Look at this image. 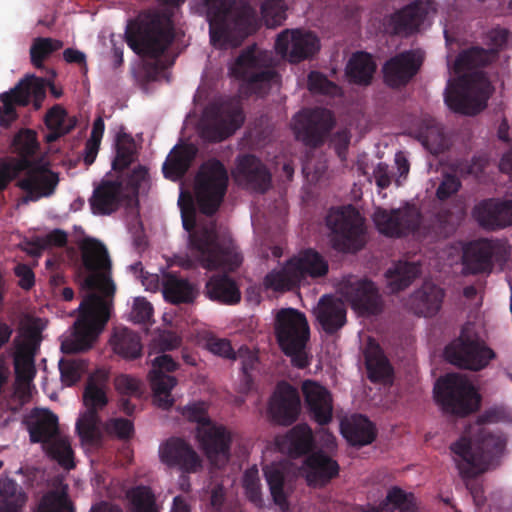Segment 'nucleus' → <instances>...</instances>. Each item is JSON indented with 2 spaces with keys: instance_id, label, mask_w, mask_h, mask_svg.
Wrapping results in <instances>:
<instances>
[{
  "instance_id": "nucleus-62",
  "label": "nucleus",
  "mask_w": 512,
  "mask_h": 512,
  "mask_svg": "<svg viewBox=\"0 0 512 512\" xmlns=\"http://www.w3.org/2000/svg\"><path fill=\"white\" fill-rule=\"evenodd\" d=\"M70 121H77L74 117H69L66 110L60 105L53 106L45 116V125L48 129H64Z\"/></svg>"
},
{
  "instance_id": "nucleus-40",
  "label": "nucleus",
  "mask_w": 512,
  "mask_h": 512,
  "mask_svg": "<svg viewBox=\"0 0 512 512\" xmlns=\"http://www.w3.org/2000/svg\"><path fill=\"white\" fill-rule=\"evenodd\" d=\"M44 325L40 318H31L14 339L15 354L35 357L42 342Z\"/></svg>"
},
{
  "instance_id": "nucleus-14",
  "label": "nucleus",
  "mask_w": 512,
  "mask_h": 512,
  "mask_svg": "<svg viewBox=\"0 0 512 512\" xmlns=\"http://www.w3.org/2000/svg\"><path fill=\"white\" fill-rule=\"evenodd\" d=\"M245 115L238 100L229 99L206 108L201 121V137L221 142L233 135L244 123Z\"/></svg>"
},
{
  "instance_id": "nucleus-27",
  "label": "nucleus",
  "mask_w": 512,
  "mask_h": 512,
  "mask_svg": "<svg viewBox=\"0 0 512 512\" xmlns=\"http://www.w3.org/2000/svg\"><path fill=\"white\" fill-rule=\"evenodd\" d=\"M345 297L360 314L377 315L382 311L381 297L371 280L349 282L345 287Z\"/></svg>"
},
{
  "instance_id": "nucleus-6",
  "label": "nucleus",
  "mask_w": 512,
  "mask_h": 512,
  "mask_svg": "<svg viewBox=\"0 0 512 512\" xmlns=\"http://www.w3.org/2000/svg\"><path fill=\"white\" fill-rule=\"evenodd\" d=\"M108 382L109 372L105 369H97L87 379L83 391V403L87 410L76 422V431L83 444L97 445L101 442L98 411L108 403Z\"/></svg>"
},
{
  "instance_id": "nucleus-30",
  "label": "nucleus",
  "mask_w": 512,
  "mask_h": 512,
  "mask_svg": "<svg viewBox=\"0 0 512 512\" xmlns=\"http://www.w3.org/2000/svg\"><path fill=\"white\" fill-rule=\"evenodd\" d=\"M427 16V7L422 2L411 3L385 19L386 31L399 35L418 30Z\"/></svg>"
},
{
  "instance_id": "nucleus-22",
  "label": "nucleus",
  "mask_w": 512,
  "mask_h": 512,
  "mask_svg": "<svg viewBox=\"0 0 512 512\" xmlns=\"http://www.w3.org/2000/svg\"><path fill=\"white\" fill-rule=\"evenodd\" d=\"M178 364L167 354L160 355L152 361V370L149 372L150 386L153 391L154 404L168 410L174 404L171 390L177 385V379L167 373L177 369Z\"/></svg>"
},
{
  "instance_id": "nucleus-23",
  "label": "nucleus",
  "mask_w": 512,
  "mask_h": 512,
  "mask_svg": "<svg viewBox=\"0 0 512 512\" xmlns=\"http://www.w3.org/2000/svg\"><path fill=\"white\" fill-rule=\"evenodd\" d=\"M233 176L239 185L262 194L272 183V175L267 166L252 154H242L236 158Z\"/></svg>"
},
{
  "instance_id": "nucleus-57",
  "label": "nucleus",
  "mask_w": 512,
  "mask_h": 512,
  "mask_svg": "<svg viewBox=\"0 0 512 512\" xmlns=\"http://www.w3.org/2000/svg\"><path fill=\"white\" fill-rule=\"evenodd\" d=\"M14 369L17 387L15 394L19 392V386L29 385L36 375L35 357L14 354Z\"/></svg>"
},
{
  "instance_id": "nucleus-56",
  "label": "nucleus",
  "mask_w": 512,
  "mask_h": 512,
  "mask_svg": "<svg viewBox=\"0 0 512 512\" xmlns=\"http://www.w3.org/2000/svg\"><path fill=\"white\" fill-rule=\"evenodd\" d=\"M487 62V52L482 47H471L459 53L455 60V70L462 72L473 68L482 67Z\"/></svg>"
},
{
  "instance_id": "nucleus-7",
  "label": "nucleus",
  "mask_w": 512,
  "mask_h": 512,
  "mask_svg": "<svg viewBox=\"0 0 512 512\" xmlns=\"http://www.w3.org/2000/svg\"><path fill=\"white\" fill-rule=\"evenodd\" d=\"M271 62V56L253 44L241 51L231 67V73L245 83L250 93L264 97L278 78Z\"/></svg>"
},
{
  "instance_id": "nucleus-54",
  "label": "nucleus",
  "mask_w": 512,
  "mask_h": 512,
  "mask_svg": "<svg viewBox=\"0 0 512 512\" xmlns=\"http://www.w3.org/2000/svg\"><path fill=\"white\" fill-rule=\"evenodd\" d=\"M264 475L274 503L281 508L286 507L288 502L284 492L285 476L283 471L271 465L264 468Z\"/></svg>"
},
{
  "instance_id": "nucleus-28",
  "label": "nucleus",
  "mask_w": 512,
  "mask_h": 512,
  "mask_svg": "<svg viewBox=\"0 0 512 512\" xmlns=\"http://www.w3.org/2000/svg\"><path fill=\"white\" fill-rule=\"evenodd\" d=\"M302 392L312 419L319 425H327L332 420L333 401L330 392L312 380L302 384Z\"/></svg>"
},
{
  "instance_id": "nucleus-61",
  "label": "nucleus",
  "mask_w": 512,
  "mask_h": 512,
  "mask_svg": "<svg viewBox=\"0 0 512 512\" xmlns=\"http://www.w3.org/2000/svg\"><path fill=\"white\" fill-rule=\"evenodd\" d=\"M307 84L308 89L313 93L331 94L337 88L335 83L318 71L309 73Z\"/></svg>"
},
{
  "instance_id": "nucleus-35",
  "label": "nucleus",
  "mask_w": 512,
  "mask_h": 512,
  "mask_svg": "<svg viewBox=\"0 0 512 512\" xmlns=\"http://www.w3.org/2000/svg\"><path fill=\"white\" fill-rule=\"evenodd\" d=\"M307 481L309 484L325 485L339 473V465L337 461L319 451L310 454L306 460Z\"/></svg>"
},
{
  "instance_id": "nucleus-16",
  "label": "nucleus",
  "mask_w": 512,
  "mask_h": 512,
  "mask_svg": "<svg viewBox=\"0 0 512 512\" xmlns=\"http://www.w3.org/2000/svg\"><path fill=\"white\" fill-rule=\"evenodd\" d=\"M26 166L16 182V187L25 193L18 200V205L37 202L42 198L52 196L59 184L58 173L52 171L48 166L31 160L30 157H28Z\"/></svg>"
},
{
  "instance_id": "nucleus-37",
  "label": "nucleus",
  "mask_w": 512,
  "mask_h": 512,
  "mask_svg": "<svg viewBox=\"0 0 512 512\" xmlns=\"http://www.w3.org/2000/svg\"><path fill=\"white\" fill-rule=\"evenodd\" d=\"M394 510L417 512L418 507L414 495L394 486L388 490L385 499L378 505L367 503L360 507V512H393Z\"/></svg>"
},
{
  "instance_id": "nucleus-47",
  "label": "nucleus",
  "mask_w": 512,
  "mask_h": 512,
  "mask_svg": "<svg viewBox=\"0 0 512 512\" xmlns=\"http://www.w3.org/2000/svg\"><path fill=\"white\" fill-rule=\"evenodd\" d=\"M24 489L8 476H0V512H21L27 502Z\"/></svg>"
},
{
  "instance_id": "nucleus-8",
  "label": "nucleus",
  "mask_w": 512,
  "mask_h": 512,
  "mask_svg": "<svg viewBox=\"0 0 512 512\" xmlns=\"http://www.w3.org/2000/svg\"><path fill=\"white\" fill-rule=\"evenodd\" d=\"M328 263L313 249H306L290 259L280 270L269 272L264 285L274 291H289L297 287L307 277L317 278L326 275Z\"/></svg>"
},
{
  "instance_id": "nucleus-17",
  "label": "nucleus",
  "mask_w": 512,
  "mask_h": 512,
  "mask_svg": "<svg viewBox=\"0 0 512 512\" xmlns=\"http://www.w3.org/2000/svg\"><path fill=\"white\" fill-rule=\"evenodd\" d=\"M509 257V247L498 239H478L464 249L463 266L468 274L490 273L494 262L503 264Z\"/></svg>"
},
{
  "instance_id": "nucleus-4",
  "label": "nucleus",
  "mask_w": 512,
  "mask_h": 512,
  "mask_svg": "<svg viewBox=\"0 0 512 512\" xmlns=\"http://www.w3.org/2000/svg\"><path fill=\"white\" fill-rule=\"evenodd\" d=\"M504 448L503 437L485 429H482L474 440L461 437L450 446L463 479H472L486 472L494 459L502 454Z\"/></svg>"
},
{
  "instance_id": "nucleus-58",
  "label": "nucleus",
  "mask_w": 512,
  "mask_h": 512,
  "mask_svg": "<svg viewBox=\"0 0 512 512\" xmlns=\"http://www.w3.org/2000/svg\"><path fill=\"white\" fill-rule=\"evenodd\" d=\"M260 8L268 26H280L286 19L287 5L284 0H265Z\"/></svg>"
},
{
  "instance_id": "nucleus-25",
  "label": "nucleus",
  "mask_w": 512,
  "mask_h": 512,
  "mask_svg": "<svg viewBox=\"0 0 512 512\" xmlns=\"http://www.w3.org/2000/svg\"><path fill=\"white\" fill-rule=\"evenodd\" d=\"M268 411L278 424L290 425L295 422L300 412L297 389L287 382L279 383L271 396Z\"/></svg>"
},
{
  "instance_id": "nucleus-46",
  "label": "nucleus",
  "mask_w": 512,
  "mask_h": 512,
  "mask_svg": "<svg viewBox=\"0 0 512 512\" xmlns=\"http://www.w3.org/2000/svg\"><path fill=\"white\" fill-rule=\"evenodd\" d=\"M314 444L311 428L305 424H297L284 437L282 446L292 458L308 454Z\"/></svg>"
},
{
  "instance_id": "nucleus-55",
  "label": "nucleus",
  "mask_w": 512,
  "mask_h": 512,
  "mask_svg": "<svg viewBox=\"0 0 512 512\" xmlns=\"http://www.w3.org/2000/svg\"><path fill=\"white\" fill-rule=\"evenodd\" d=\"M35 512H74L66 493L49 491L40 499Z\"/></svg>"
},
{
  "instance_id": "nucleus-11",
  "label": "nucleus",
  "mask_w": 512,
  "mask_h": 512,
  "mask_svg": "<svg viewBox=\"0 0 512 512\" xmlns=\"http://www.w3.org/2000/svg\"><path fill=\"white\" fill-rule=\"evenodd\" d=\"M434 393L443 410L456 416H468L475 412L480 404V396L475 387L460 374H447L439 379Z\"/></svg>"
},
{
  "instance_id": "nucleus-49",
  "label": "nucleus",
  "mask_w": 512,
  "mask_h": 512,
  "mask_svg": "<svg viewBox=\"0 0 512 512\" xmlns=\"http://www.w3.org/2000/svg\"><path fill=\"white\" fill-rule=\"evenodd\" d=\"M116 155L112 162L115 171H124L133 162L135 154V141L133 137L121 130L116 136Z\"/></svg>"
},
{
  "instance_id": "nucleus-19",
  "label": "nucleus",
  "mask_w": 512,
  "mask_h": 512,
  "mask_svg": "<svg viewBox=\"0 0 512 512\" xmlns=\"http://www.w3.org/2000/svg\"><path fill=\"white\" fill-rule=\"evenodd\" d=\"M13 152L19 158L10 157L0 160V192L5 190L8 184L21 177L24 167H27L28 157L33 156L39 148L37 134L31 129L20 130L12 141Z\"/></svg>"
},
{
  "instance_id": "nucleus-52",
  "label": "nucleus",
  "mask_w": 512,
  "mask_h": 512,
  "mask_svg": "<svg viewBox=\"0 0 512 512\" xmlns=\"http://www.w3.org/2000/svg\"><path fill=\"white\" fill-rule=\"evenodd\" d=\"M126 496L133 512H158L155 495L150 487L135 486L127 491Z\"/></svg>"
},
{
  "instance_id": "nucleus-26",
  "label": "nucleus",
  "mask_w": 512,
  "mask_h": 512,
  "mask_svg": "<svg viewBox=\"0 0 512 512\" xmlns=\"http://www.w3.org/2000/svg\"><path fill=\"white\" fill-rule=\"evenodd\" d=\"M421 61L413 51H404L385 62L382 68L383 79L391 88L405 86L417 74Z\"/></svg>"
},
{
  "instance_id": "nucleus-60",
  "label": "nucleus",
  "mask_w": 512,
  "mask_h": 512,
  "mask_svg": "<svg viewBox=\"0 0 512 512\" xmlns=\"http://www.w3.org/2000/svg\"><path fill=\"white\" fill-rule=\"evenodd\" d=\"M182 414L188 421L197 423L198 427H205L212 423L204 402H196L187 405L183 408Z\"/></svg>"
},
{
  "instance_id": "nucleus-42",
  "label": "nucleus",
  "mask_w": 512,
  "mask_h": 512,
  "mask_svg": "<svg viewBox=\"0 0 512 512\" xmlns=\"http://www.w3.org/2000/svg\"><path fill=\"white\" fill-rule=\"evenodd\" d=\"M341 432L352 446H365L372 443L376 438L374 424L363 415L355 416L351 421L342 423Z\"/></svg>"
},
{
  "instance_id": "nucleus-59",
  "label": "nucleus",
  "mask_w": 512,
  "mask_h": 512,
  "mask_svg": "<svg viewBox=\"0 0 512 512\" xmlns=\"http://www.w3.org/2000/svg\"><path fill=\"white\" fill-rule=\"evenodd\" d=\"M243 488L245 495L250 502L257 507L263 506V497L261 492V483L259 472L256 467L249 468L243 475Z\"/></svg>"
},
{
  "instance_id": "nucleus-45",
  "label": "nucleus",
  "mask_w": 512,
  "mask_h": 512,
  "mask_svg": "<svg viewBox=\"0 0 512 512\" xmlns=\"http://www.w3.org/2000/svg\"><path fill=\"white\" fill-rule=\"evenodd\" d=\"M418 139L429 152L435 155L444 152L448 147L442 125L430 116L421 120Z\"/></svg>"
},
{
  "instance_id": "nucleus-24",
  "label": "nucleus",
  "mask_w": 512,
  "mask_h": 512,
  "mask_svg": "<svg viewBox=\"0 0 512 512\" xmlns=\"http://www.w3.org/2000/svg\"><path fill=\"white\" fill-rule=\"evenodd\" d=\"M159 456L162 463L184 473H196L202 467L197 452L188 442L178 437H171L161 444Z\"/></svg>"
},
{
  "instance_id": "nucleus-31",
  "label": "nucleus",
  "mask_w": 512,
  "mask_h": 512,
  "mask_svg": "<svg viewBox=\"0 0 512 512\" xmlns=\"http://www.w3.org/2000/svg\"><path fill=\"white\" fill-rule=\"evenodd\" d=\"M123 200V184L118 180H102L95 187L89 200L96 215H110L120 207Z\"/></svg>"
},
{
  "instance_id": "nucleus-10",
  "label": "nucleus",
  "mask_w": 512,
  "mask_h": 512,
  "mask_svg": "<svg viewBox=\"0 0 512 512\" xmlns=\"http://www.w3.org/2000/svg\"><path fill=\"white\" fill-rule=\"evenodd\" d=\"M228 172L218 159L204 162L195 176V195L201 213L214 215L226 194L228 187Z\"/></svg>"
},
{
  "instance_id": "nucleus-15",
  "label": "nucleus",
  "mask_w": 512,
  "mask_h": 512,
  "mask_svg": "<svg viewBox=\"0 0 512 512\" xmlns=\"http://www.w3.org/2000/svg\"><path fill=\"white\" fill-rule=\"evenodd\" d=\"M333 113L323 107L304 108L294 117L292 130L296 140L306 147H321L335 126Z\"/></svg>"
},
{
  "instance_id": "nucleus-48",
  "label": "nucleus",
  "mask_w": 512,
  "mask_h": 512,
  "mask_svg": "<svg viewBox=\"0 0 512 512\" xmlns=\"http://www.w3.org/2000/svg\"><path fill=\"white\" fill-rule=\"evenodd\" d=\"M421 273L418 263L398 261L386 272L388 286L393 293L406 289Z\"/></svg>"
},
{
  "instance_id": "nucleus-63",
  "label": "nucleus",
  "mask_w": 512,
  "mask_h": 512,
  "mask_svg": "<svg viewBox=\"0 0 512 512\" xmlns=\"http://www.w3.org/2000/svg\"><path fill=\"white\" fill-rule=\"evenodd\" d=\"M206 347L214 355L229 360H236V351H234L228 339L210 337L206 341Z\"/></svg>"
},
{
  "instance_id": "nucleus-64",
  "label": "nucleus",
  "mask_w": 512,
  "mask_h": 512,
  "mask_svg": "<svg viewBox=\"0 0 512 512\" xmlns=\"http://www.w3.org/2000/svg\"><path fill=\"white\" fill-rule=\"evenodd\" d=\"M435 234L440 238H448L454 231L452 213L448 210L439 211L432 223Z\"/></svg>"
},
{
  "instance_id": "nucleus-5",
  "label": "nucleus",
  "mask_w": 512,
  "mask_h": 512,
  "mask_svg": "<svg viewBox=\"0 0 512 512\" xmlns=\"http://www.w3.org/2000/svg\"><path fill=\"white\" fill-rule=\"evenodd\" d=\"M274 333L280 350L290 358L293 367L305 369L311 357L306 351L310 328L304 313L282 308L275 317Z\"/></svg>"
},
{
  "instance_id": "nucleus-50",
  "label": "nucleus",
  "mask_w": 512,
  "mask_h": 512,
  "mask_svg": "<svg viewBox=\"0 0 512 512\" xmlns=\"http://www.w3.org/2000/svg\"><path fill=\"white\" fill-rule=\"evenodd\" d=\"M43 447L47 455L57 461L61 467L67 470L75 467L74 453L66 438L55 437Z\"/></svg>"
},
{
  "instance_id": "nucleus-43",
  "label": "nucleus",
  "mask_w": 512,
  "mask_h": 512,
  "mask_svg": "<svg viewBox=\"0 0 512 512\" xmlns=\"http://www.w3.org/2000/svg\"><path fill=\"white\" fill-rule=\"evenodd\" d=\"M444 291L434 284H424L412 296L415 313L423 317L434 316L441 308Z\"/></svg>"
},
{
  "instance_id": "nucleus-1",
  "label": "nucleus",
  "mask_w": 512,
  "mask_h": 512,
  "mask_svg": "<svg viewBox=\"0 0 512 512\" xmlns=\"http://www.w3.org/2000/svg\"><path fill=\"white\" fill-rule=\"evenodd\" d=\"M81 260L89 273L83 286L90 290L81 301L79 316L74 323L73 339L61 344L64 353H77L90 349L109 320V304L105 297L113 296L115 285L111 279V260L106 247L98 240L86 238L80 243Z\"/></svg>"
},
{
  "instance_id": "nucleus-51",
  "label": "nucleus",
  "mask_w": 512,
  "mask_h": 512,
  "mask_svg": "<svg viewBox=\"0 0 512 512\" xmlns=\"http://www.w3.org/2000/svg\"><path fill=\"white\" fill-rule=\"evenodd\" d=\"M87 370L88 363L82 358L67 357L59 361L61 382L68 387L75 385Z\"/></svg>"
},
{
  "instance_id": "nucleus-53",
  "label": "nucleus",
  "mask_w": 512,
  "mask_h": 512,
  "mask_svg": "<svg viewBox=\"0 0 512 512\" xmlns=\"http://www.w3.org/2000/svg\"><path fill=\"white\" fill-rule=\"evenodd\" d=\"M63 46L62 41L52 38L38 37L34 39L30 47V59L33 66L37 69L44 67V61L55 51Z\"/></svg>"
},
{
  "instance_id": "nucleus-2",
  "label": "nucleus",
  "mask_w": 512,
  "mask_h": 512,
  "mask_svg": "<svg viewBox=\"0 0 512 512\" xmlns=\"http://www.w3.org/2000/svg\"><path fill=\"white\" fill-rule=\"evenodd\" d=\"M183 228L188 233V257L183 266H200L203 269L233 272L243 256L230 235L220 234L215 224L196 226L194 213H182Z\"/></svg>"
},
{
  "instance_id": "nucleus-36",
  "label": "nucleus",
  "mask_w": 512,
  "mask_h": 512,
  "mask_svg": "<svg viewBox=\"0 0 512 512\" xmlns=\"http://www.w3.org/2000/svg\"><path fill=\"white\" fill-rule=\"evenodd\" d=\"M377 70L373 56L365 51L352 54L346 65L345 73L350 83L359 86H369Z\"/></svg>"
},
{
  "instance_id": "nucleus-20",
  "label": "nucleus",
  "mask_w": 512,
  "mask_h": 512,
  "mask_svg": "<svg viewBox=\"0 0 512 512\" xmlns=\"http://www.w3.org/2000/svg\"><path fill=\"white\" fill-rule=\"evenodd\" d=\"M421 212L415 205H405L399 209H378L374 223L378 231L388 237H402L418 230Z\"/></svg>"
},
{
  "instance_id": "nucleus-44",
  "label": "nucleus",
  "mask_w": 512,
  "mask_h": 512,
  "mask_svg": "<svg viewBox=\"0 0 512 512\" xmlns=\"http://www.w3.org/2000/svg\"><path fill=\"white\" fill-rule=\"evenodd\" d=\"M162 293L164 299L171 304L191 303L194 298L192 284L174 273H166L162 278Z\"/></svg>"
},
{
  "instance_id": "nucleus-33",
  "label": "nucleus",
  "mask_w": 512,
  "mask_h": 512,
  "mask_svg": "<svg viewBox=\"0 0 512 512\" xmlns=\"http://www.w3.org/2000/svg\"><path fill=\"white\" fill-rule=\"evenodd\" d=\"M25 423L32 443L44 446L58 435V418L49 410H33Z\"/></svg>"
},
{
  "instance_id": "nucleus-29",
  "label": "nucleus",
  "mask_w": 512,
  "mask_h": 512,
  "mask_svg": "<svg viewBox=\"0 0 512 512\" xmlns=\"http://www.w3.org/2000/svg\"><path fill=\"white\" fill-rule=\"evenodd\" d=\"M197 433L201 447L210 461L229 459L232 437L224 426L210 423L205 427H198Z\"/></svg>"
},
{
  "instance_id": "nucleus-13",
  "label": "nucleus",
  "mask_w": 512,
  "mask_h": 512,
  "mask_svg": "<svg viewBox=\"0 0 512 512\" xmlns=\"http://www.w3.org/2000/svg\"><path fill=\"white\" fill-rule=\"evenodd\" d=\"M326 226L331 231V243L335 250L357 252L363 248V221L351 205L331 208L326 216Z\"/></svg>"
},
{
  "instance_id": "nucleus-39",
  "label": "nucleus",
  "mask_w": 512,
  "mask_h": 512,
  "mask_svg": "<svg viewBox=\"0 0 512 512\" xmlns=\"http://www.w3.org/2000/svg\"><path fill=\"white\" fill-rule=\"evenodd\" d=\"M205 288L208 298L221 304L234 305L241 300L237 283L226 274L213 275L207 281Z\"/></svg>"
},
{
  "instance_id": "nucleus-3",
  "label": "nucleus",
  "mask_w": 512,
  "mask_h": 512,
  "mask_svg": "<svg viewBox=\"0 0 512 512\" xmlns=\"http://www.w3.org/2000/svg\"><path fill=\"white\" fill-rule=\"evenodd\" d=\"M175 38L174 24L169 15L157 10H145L130 19L125 30L128 46L139 56L157 60ZM147 81H155L160 68L157 61L144 65Z\"/></svg>"
},
{
  "instance_id": "nucleus-12",
  "label": "nucleus",
  "mask_w": 512,
  "mask_h": 512,
  "mask_svg": "<svg viewBox=\"0 0 512 512\" xmlns=\"http://www.w3.org/2000/svg\"><path fill=\"white\" fill-rule=\"evenodd\" d=\"M46 80L26 75L8 91L0 94V126L8 128L19 117L16 108L33 104L39 110L46 97Z\"/></svg>"
},
{
  "instance_id": "nucleus-21",
  "label": "nucleus",
  "mask_w": 512,
  "mask_h": 512,
  "mask_svg": "<svg viewBox=\"0 0 512 512\" xmlns=\"http://www.w3.org/2000/svg\"><path fill=\"white\" fill-rule=\"evenodd\" d=\"M320 49L318 37L310 31L284 30L276 38L275 50L291 63L314 56Z\"/></svg>"
},
{
  "instance_id": "nucleus-32",
  "label": "nucleus",
  "mask_w": 512,
  "mask_h": 512,
  "mask_svg": "<svg viewBox=\"0 0 512 512\" xmlns=\"http://www.w3.org/2000/svg\"><path fill=\"white\" fill-rule=\"evenodd\" d=\"M314 314L321 328L328 335L337 333L346 324L345 305L332 295H323L320 298Z\"/></svg>"
},
{
  "instance_id": "nucleus-38",
  "label": "nucleus",
  "mask_w": 512,
  "mask_h": 512,
  "mask_svg": "<svg viewBox=\"0 0 512 512\" xmlns=\"http://www.w3.org/2000/svg\"><path fill=\"white\" fill-rule=\"evenodd\" d=\"M196 153L197 149L193 145H176L163 164L164 177L170 180L181 179L189 170Z\"/></svg>"
},
{
  "instance_id": "nucleus-9",
  "label": "nucleus",
  "mask_w": 512,
  "mask_h": 512,
  "mask_svg": "<svg viewBox=\"0 0 512 512\" xmlns=\"http://www.w3.org/2000/svg\"><path fill=\"white\" fill-rule=\"evenodd\" d=\"M447 362L462 369L479 371L495 357L494 351L470 325H464L460 335L444 349Z\"/></svg>"
},
{
  "instance_id": "nucleus-41",
  "label": "nucleus",
  "mask_w": 512,
  "mask_h": 512,
  "mask_svg": "<svg viewBox=\"0 0 512 512\" xmlns=\"http://www.w3.org/2000/svg\"><path fill=\"white\" fill-rule=\"evenodd\" d=\"M110 344L114 353L125 360H135L142 355L141 337L126 327L114 329Z\"/></svg>"
},
{
  "instance_id": "nucleus-18",
  "label": "nucleus",
  "mask_w": 512,
  "mask_h": 512,
  "mask_svg": "<svg viewBox=\"0 0 512 512\" xmlns=\"http://www.w3.org/2000/svg\"><path fill=\"white\" fill-rule=\"evenodd\" d=\"M445 103L454 112L464 115H476L486 107L474 77L462 75L449 81L445 91Z\"/></svg>"
},
{
  "instance_id": "nucleus-34",
  "label": "nucleus",
  "mask_w": 512,
  "mask_h": 512,
  "mask_svg": "<svg viewBox=\"0 0 512 512\" xmlns=\"http://www.w3.org/2000/svg\"><path fill=\"white\" fill-rule=\"evenodd\" d=\"M367 376L373 383L385 382L392 377L393 369L380 345L369 338L364 349Z\"/></svg>"
}]
</instances>
